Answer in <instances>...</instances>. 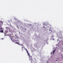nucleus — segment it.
<instances>
[{
  "label": "nucleus",
  "instance_id": "2",
  "mask_svg": "<svg viewBox=\"0 0 63 63\" xmlns=\"http://www.w3.org/2000/svg\"><path fill=\"white\" fill-rule=\"evenodd\" d=\"M1 30V31H0V32L1 33H3L4 31H3V30Z\"/></svg>",
  "mask_w": 63,
  "mask_h": 63
},
{
  "label": "nucleus",
  "instance_id": "11",
  "mask_svg": "<svg viewBox=\"0 0 63 63\" xmlns=\"http://www.w3.org/2000/svg\"><path fill=\"white\" fill-rule=\"evenodd\" d=\"M51 31V30L50 29L49 31Z\"/></svg>",
  "mask_w": 63,
  "mask_h": 63
},
{
  "label": "nucleus",
  "instance_id": "1",
  "mask_svg": "<svg viewBox=\"0 0 63 63\" xmlns=\"http://www.w3.org/2000/svg\"><path fill=\"white\" fill-rule=\"evenodd\" d=\"M26 51L28 53V55L29 56V60H30L31 61V63H32V62H33V60L32 59V56H31L30 55V54L29 53V52H28V51L27 49H26Z\"/></svg>",
  "mask_w": 63,
  "mask_h": 63
},
{
  "label": "nucleus",
  "instance_id": "3",
  "mask_svg": "<svg viewBox=\"0 0 63 63\" xmlns=\"http://www.w3.org/2000/svg\"><path fill=\"white\" fill-rule=\"evenodd\" d=\"M1 23L2 24H3V22H2L1 21H0V25H1Z\"/></svg>",
  "mask_w": 63,
  "mask_h": 63
},
{
  "label": "nucleus",
  "instance_id": "5",
  "mask_svg": "<svg viewBox=\"0 0 63 63\" xmlns=\"http://www.w3.org/2000/svg\"><path fill=\"white\" fill-rule=\"evenodd\" d=\"M3 29H4L2 28L1 27V28H0V31L1 30H3Z\"/></svg>",
  "mask_w": 63,
  "mask_h": 63
},
{
  "label": "nucleus",
  "instance_id": "7",
  "mask_svg": "<svg viewBox=\"0 0 63 63\" xmlns=\"http://www.w3.org/2000/svg\"><path fill=\"white\" fill-rule=\"evenodd\" d=\"M6 29H8L9 28L8 27H6Z\"/></svg>",
  "mask_w": 63,
  "mask_h": 63
},
{
  "label": "nucleus",
  "instance_id": "12",
  "mask_svg": "<svg viewBox=\"0 0 63 63\" xmlns=\"http://www.w3.org/2000/svg\"><path fill=\"white\" fill-rule=\"evenodd\" d=\"M1 40H3L4 39H3V38H1Z\"/></svg>",
  "mask_w": 63,
  "mask_h": 63
},
{
  "label": "nucleus",
  "instance_id": "9",
  "mask_svg": "<svg viewBox=\"0 0 63 63\" xmlns=\"http://www.w3.org/2000/svg\"><path fill=\"white\" fill-rule=\"evenodd\" d=\"M22 49H23V47H22Z\"/></svg>",
  "mask_w": 63,
  "mask_h": 63
},
{
  "label": "nucleus",
  "instance_id": "13",
  "mask_svg": "<svg viewBox=\"0 0 63 63\" xmlns=\"http://www.w3.org/2000/svg\"><path fill=\"white\" fill-rule=\"evenodd\" d=\"M56 61H57V60H56Z\"/></svg>",
  "mask_w": 63,
  "mask_h": 63
},
{
  "label": "nucleus",
  "instance_id": "10",
  "mask_svg": "<svg viewBox=\"0 0 63 63\" xmlns=\"http://www.w3.org/2000/svg\"><path fill=\"white\" fill-rule=\"evenodd\" d=\"M52 40H54V39L53 38V39H52Z\"/></svg>",
  "mask_w": 63,
  "mask_h": 63
},
{
  "label": "nucleus",
  "instance_id": "14",
  "mask_svg": "<svg viewBox=\"0 0 63 63\" xmlns=\"http://www.w3.org/2000/svg\"><path fill=\"white\" fill-rule=\"evenodd\" d=\"M59 40H58V41H59Z\"/></svg>",
  "mask_w": 63,
  "mask_h": 63
},
{
  "label": "nucleus",
  "instance_id": "8",
  "mask_svg": "<svg viewBox=\"0 0 63 63\" xmlns=\"http://www.w3.org/2000/svg\"><path fill=\"white\" fill-rule=\"evenodd\" d=\"M4 33L5 34H6V32H5Z\"/></svg>",
  "mask_w": 63,
  "mask_h": 63
},
{
  "label": "nucleus",
  "instance_id": "15",
  "mask_svg": "<svg viewBox=\"0 0 63 63\" xmlns=\"http://www.w3.org/2000/svg\"><path fill=\"white\" fill-rule=\"evenodd\" d=\"M62 49H63V48H62Z\"/></svg>",
  "mask_w": 63,
  "mask_h": 63
},
{
  "label": "nucleus",
  "instance_id": "4",
  "mask_svg": "<svg viewBox=\"0 0 63 63\" xmlns=\"http://www.w3.org/2000/svg\"><path fill=\"white\" fill-rule=\"evenodd\" d=\"M16 44H18V45H20V44L18 43L17 42H16L15 44H16Z\"/></svg>",
  "mask_w": 63,
  "mask_h": 63
},
{
  "label": "nucleus",
  "instance_id": "6",
  "mask_svg": "<svg viewBox=\"0 0 63 63\" xmlns=\"http://www.w3.org/2000/svg\"><path fill=\"white\" fill-rule=\"evenodd\" d=\"M56 50V49L54 50L53 51V53H54V52H55V51Z\"/></svg>",
  "mask_w": 63,
  "mask_h": 63
}]
</instances>
